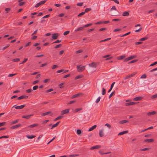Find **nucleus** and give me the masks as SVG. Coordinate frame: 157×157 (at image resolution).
Returning <instances> with one entry per match:
<instances>
[{"mask_svg":"<svg viewBox=\"0 0 157 157\" xmlns=\"http://www.w3.org/2000/svg\"><path fill=\"white\" fill-rule=\"evenodd\" d=\"M85 66H82V65H79L77 66V71L79 72H81L83 71L85 68Z\"/></svg>","mask_w":157,"mask_h":157,"instance_id":"obj_1","label":"nucleus"},{"mask_svg":"<svg viewBox=\"0 0 157 157\" xmlns=\"http://www.w3.org/2000/svg\"><path fill=\"white\" fill-rule=\"evenodd\" d=\"M89 66L93 68H96L97 66V64L94 62L89 64Z\"/></svg>","mask_w":157,"mask_h":157,"instance_id":"obj_2","label":"nucleus"},{"mask_svg":"<svg viewBox=\"0 0 157 157\" xmlns=\"http://www.w3.org/2000/svg\"><path fill=\"white\" fill-rule=\"evenodd\" d=\"M154 141V140L153 139H146L145 140H144V143H152Z\"/></svg>","mask_w":157,"mask_h":157,"instance_id":"obj_3","label":"nucleus"},{"mask_svg":"<svg viewBox=\"0 0 157 157\" xmlns=\"http://www.w3.org/2000/svg\"><path fill=\"white\" fill-rule=\"evenodd\" d=\"M46 1V0H44V1H41L39 3H38L37 4H36V5H35V7H36V8L38 7H39L40 6L43 4L44 3H45V2Z\"/></svg>","mask_w":157,"mask_h":157,"instance_id":"obj_4","label":"nucleus"},{"mask_svg":"<svg viewBox=\"0 0 157 157\" xmlns=\"http://www.w3.org/2000/svg\"><path fill=\"white\" fill-rule=\"evenodd\" d=\"M59 36L58 33H54L52 35V38L54 40L56 39Z\"/></svg>","mask_w":157,"mask_h":157,"instance_id":"obj_5","label":"nucleus"},{"mask_svg":"<svg viewBox=\"0 0 157 157\" xmlns=\"http://www.w3.org/2000/svg\"><path fill=\"white\" fill-rule=\"evenodd\" d=\"M143 98V97H137L135 98L133 100L134 101H138L141 100Z\"/></svg>","mask_w":157,"mask_h":157,"instance_id":"obj_6","label":"nucleus"},{"mask_svg":"<svg viewBox=\"0 0 157 157\" xmlns=\"http://www.w3.org/2000/svg\"><path fill=\"white\" fill-rule=\"evenodd\" d=\"M156 113V112L155 111H153L151 112H149L147 113V115L148 116L153 115Z\"/></svg>","mask_w":157,"mask_h":157,"instance_id":"obj_7","label":"nucleus"},{"mask_svg":"<svg viewBox=\"0 0 157 157\" xmlns=\"http://www.w3.org/2000/svg\"><path fill=\"white\" fill-rule=\"evenodd\" d=\"M70 109H66L63 110L61 112V114L63 115L68 113L69 112Z\"/></svg>","mask_w":157,"mask_h":157,"instance_id":"obj_8","label":"nucleus"},{"mask_svg":"<svg viewBox=\"0 0 157 157\" xmlns=\"http://www.w3.org/2000/svg\"><path fill=\"white\" fill-rule=\"evenodd\" d=\"M135 104H136V102H130L129 103H126L125 104V106H129V105H133Z\"/></svg>","mask_w":157,"mask_h":157,"instance_id":"obj_9","label":"nucleus"},{"mask_svg":"<svg viewBox=\"0 0 157 157\" xmlns=\"http://www.w3.org/2000/svg\"><path fill=\"white\" fill-rule=\"evenodd\" d=\"M100 145H96L94 146H93V147H91V148H90V149L91 150H93V149H98L99 148H100Z\"/></svg>","mask_w":157,"mask_h":157,"instance_id":"obj_10","label":"nucleus"},{"mask_svg":"<svg viewBox=\"0 0 157 157\" xmlns=\"http://www.w3.org/2000/svg\"><path fill=\"white\" fill-rule=\"evenodd\" d=\"M5 147L6 149V151H10L11 150L10 146L9 144L5 145Z\"/></svg>","mask_w":157,"mask_h":157,"instance_id":"obj_11","label":"nucleus"},{"mask_svg":"<svg viewBox=\"0 0 157 157\" xmlns=\"http://www.w3.org/2000/svg\"><path fill=\"white\" fill-rule=\"evenodd\" d=\"M99 134L100 137H102L104 135V131L103 129L99 131Z\"/></svg>","mask_w":157,"mask_h":157,"instance_id":"obj_12","label":"nucleus"},{"mask_svg":"<svg viewBox=\"0 0 157 157\" xmlns=\"http://www.w3.org/2000/svg\"><path fill=\"white\" fill-rule=\"evenodd\" d=\"M25 106V105H23L20 106H17L15 107V108L17 109H22Z\"/></svg>","mask_w":157,"mask_h":157,"instance_id":"obj_13","label":"nucleus"},{"mask_svg":"<svg viewBox=\"0 0 157 157\" xmlns=\"http://www.w3.org/2000/svg\"><path fill=\"white\" fill-rule=\"evenodd\" d=\"M21 126V124H19L15 125L14 126H13L11 128V129H14L15 128H18V127Z\"/></svg>","mask_w":157,"mask_h":157,"instance_id":"obj_14","label":"nucleus"},{"mask_svg":"<svg viewBox=\"0 0 157 157\" xmlns=\"http://www.w3.org/2000/svg\"><path fill=\"white\" fill-rule=\"evenodd\" d=\"M128 130L120 132L118 134V136L122 135L124 134L127 133H128Z\"/></svg>","mask_w":157,"mask_h":157,"instance_id":"obj_15","label":"nucleus"},{"mask_svg":"<svg viewBox=\"0 0 157 157\" xmlns=\"http://www.w3.org/2000/svg\"><path fill=\"white\" fill-rule=\"evenodd\" d=\"M28 96L22 95V96H21L19 97L18 98V99L20 100V99H23V98L27 99L28 98Z\"/></svg>","mask_w":157,"mask_h":157,"instance_id":"obj_16","label":"nucleus"},{"mask_svg":"<svg viewBox=\"0 0 157 157\" xmlns=\"http://www.w3.org/2000/svg\"><path fill=\"white\" fill-rule=\"evenodd\" d=\"M84 28V26L82 27H79L77 29L75 30V31L78 32V31H80L82 30Z\"/></svg>","mask_w":157,"mask_h":157,"instance_id":"obj_17","label":"nucleus"},{"mask_svg":"<svg viewBox=\"0 0 157 157\" xmlns=\"http://www.w3.org/2000/svg\"><path fill=\"white\" fill-rule=\"evenodd\" d=\"M109 157H115V154L113 153L109 152Z\"/></svg>","mask_w":157,"mask_h":157,"instance_id":"obj_18","label":"nucleus"},{"mask_svg":"<svg viewBox=\"0 0 157 157\" xmlns=\"http://www.w3.org/2000/svg\"><path fill=\"white\" fill-rule=\"evenodd\" d=\"M51 114V115H52L53 114L51 112H46V113H42V116H46V115H47L48 114Z\"/></svg>","mask_w":157,"mask_h":157,"instance_id":"obj_19","label":"nucleus"},{"mask_svg":"<svg viewBox=\"0 0 157 157\" xmlns=\"http://www.w3.org/2000/svg\"><path fill=\"white\" fill-rule=\"evenodd\" d=\"M129 15V13L128 12H125L123 13L122 15L123 16H128Z\"/></svg>","mask_w":157,"mask_h":157,"instance_id":"obj_20","label":"nucleus"},{"mask_svg":"<svg viewBox=\"0 0 157 157\" xmlns=\"http://www.w3.org/2000/svg\"><path fill=\"white\" fill-rule=\"evenodd\" d=\"M96 127H97V125H94L93 126H92V127H91V128H89L88 131L89 132H90V131H92Z\"/></svg>","mask_w":157,"mask_h":157,"instance_id":"obj_21","label":"nucleus"},{"mask_svg":"<svg viewBox=\"0 0 157 157\" xmlns=\"http://www.w3.org/2000/svg\"><path fill=\"white\" fill-rule=\"evenodd\" d=\"M125 57V56L124 55L119 56L117 58V59L118 60H121L124 59Z\"/></svg>","mask_w":157,"mask_h":157,"instance_id":"obj_22","label":"nucleus"},{"mask_svg":"<svg viewBox=\"0 0 157 157\" xmlns=\"http://www.w3.org/2000/svg\"><path fill=\"white\" fill-rule=\"evenodd\" d=\"M128 122V121L126 120H124L120 121L119 123L120 124H123Z\"/></svg>","mask_w":157,"mask_h":157,"instance_id":"obj_23","label":"nucleus"},{"mask_svg":"<svg viewBox=\"0 0 157 157\" xmlns=\"http://www.w3.org/2000/svg\"><path fill=\"white\" fill-rule=\"evenodd\" d=\"M26 136L28 139H33L36 136L34 135H26Z\"/></svg>","mask_w":157,"mask_h":157,"instance_id":"obj_24","label":"nucleus"},{"mask_svg":"<svg viewBox=\"0 0 157 157\" xmlns=\"http://www.w3.org/2000/svg\"><path fill=\"white\" fill-rule=\"evenodd\" d=\"M80 94H81L80 93H79V94H75V95H73L71 97V98H75L78 97L80 95Z\"/></svg>","mask_w":157,"mask_h":157,"instance_id":"obj_25","label":"nucleus"},{"mask_svg":"<svg viewBox=\"0 0 157 157\" xmlns=\"http://www.w3.org/2000/svg\"><path fill=\"white\" fill-rule=\"evenodd\" d=\"M115 83V82H114L112 83V84H111V86L110 88L109 89V93L111 91Z\"/></svg>","mask_w":157,"mask_h":157,"instance_id":"obj_26","label":"nucleus"},{"mask_svg":"<svg viewBox=\"0 0 157 157\" xmlns=\"http://www.w3.org/2000/svg\"><path fill=\"white\" fill-rule=\"evenodd\" d=\"M38 125V124H33L29 125V126L28 127H30V128H33V127H34L37 126Z\"/></svg>","mask_w":157,"mask_h":157,"instance_id":"obj_27","label":"nucleus"},{"mask_svg":"<svg viewBox=\"0 0 157 157\" xmlns=\"http://www.w3.org/2000/svg\"><path fill=\"white\" fill-rule=\"evenodd\" d=\"M83 77V75H78V76H76L75 77V79H78L79 78H82Z\"/></svg>","mask_w":157,"mask_h":157,"instance_id":"obj_28","label":"nucleus"},{"mask_svg":"<svg viewBox=\"0 0 157 157\" xmlns=\"http://www.w3.org/2000/svg\"><path fill=\"white\" fill-rule=\"evenodd\" d=\"M148 39V37H145L140 39V40L141 41H144L147 40Z\"/></svg>","mask_w":157,"mask_h":157,"instance_id":"obj_29","label":"nucleus"},{"mask_svg":"<svg viewBox=\"0 0 157 157\" xmlns=\"http://www.w3.org/2000/svg\"><path fill=\"white\" fill-rule=\"evenodd\" d=\"M137 61H138L137 59H135V60H132L130 61L128 63V64L132 63H135Z\"/></svg>","mask_w":157,"mask_h":157,"instance_id":"obj_30","label":"nucleus"},{"mask_svg":"<svg viewBox=\"0 0 157 157\" xmlns=\"http://www.w3.org/2000/svg\"><path fill=\"white\" fill-rule=\"evenodd\" d=\"M79 155L78 154H74V155H70L68 156V157H74L77 156H78Z\"/></svg>","mask_w":157,"mask_h":157,"instance_id":"obj_31","label":"nucleus"},{"mask_svg":"<svg viewBox=\"0 0 157 157\" xmlns=\"http://www.w3.org/2000/svg\"><path fill=\"white\" fill-rule=\"evenodd\" d=\"M107 22H108L107 21H104V22H103V21H99V22H98L96 23V24H101V23H104L106 24V23H107Z\"/></svg>","mask_w":157,"mask_h":157,"instance_id":"obj_32","label":"nucleus"},{"mask_svg":"<svg viewBox=\"0 0 157 157\" xmlns=\"http://www.w3.org/2000/svg\"><path fill=\"white\" fill-rule=\"evenodd\" d=\"M153 126H151L150 127H149V128H147V129H145L144 130H143L142 132H144L147 130H148V129H153Z\"/></svg>","mask_w":157,"mask_h":157,"instance_id":"obj_33","label":"nucleus"},{"mask_svg":"<svg viewBox=\"0 0 157 157\" xmlns=\"http://www.w3.org/2000/svg\"><path fill=\"white\" fill-rule=\"evenodd\" d=\"M82 110V108H78V109H76L74 110V112L75 113L77 112H78Z\"/></svg>","mask_w":157,"mask_h":157,"instance_id":"obj_34","label":"nucleus"},{"mask_svg":"<svg viewBox=\"0 0 157 157\" xmlns=\"http://www.w3.org/2000/svg\"><path fill=\"white\" fill-rule=\"evenodd\" d=\"M136 56H130V57H128V58H129V60H131L132 59H134L136 57Z\"/></svg>","mask_w":157,"mask_h":157,"instance_id":"obj_35","label":"nucleus"},{"mask_svg":"<svg viewBox=\"0 0 157 157\" xmlns=\"http://www.w3.org/2000/svg\"><path fill=\"white\" fill-rule=\"evenodd\" d=\"M33 116V114L26 115V119H29L30 117Z\"/></svg>","mask_w":157,"mask_h":157,"instance_id":"obj_36","label":"nucleus"},{"mask_svg":"<svg viewBox=\"0 0 157 157\" xmlns=\"http://www.w3.org/2000/svg\"><path fill=\"white\" fill-rule=\"evenodd\" d=\"M106 91L105 90L104 88H102V95H104Z\"/></svg>","mask_w":157,"mask_h":157,"instance_id":"obj_37","label":"nucleus"},{"mask_svg":"<svg viewBox=\"0 0 157 157\" xmlns=\"http://www.w3.org/2000/svg\"><path fill=\"white\" fill-rule=\"evenodd\" d=\"M115 94V91H113V92H112L111 93V94H110L109 96V98H111L112 96L113 95H114Z\"/></svg>","mask_w":157,"mask_h":157,"instance_id":"obj_38","label":"nucleus"},{"mask_svg":"<svg viewBox=\"0 0 157 157\" xmlns=\"http://www.w3.org/2000/svg\"><path fill=\"white\" fill-rule=\"evenodd\" d=\"M151 98L152 99L157 98V94L152 95L151 97Z\"/></svg>","mask_w":157,"mask_h":157,"instance_id":"obj_39","label":"nucleus"},{"mask_svg":"<svg viewBox=\"0 0 157 157\" xmlns=\"http://www.w3.org/2000/svg\"><path fill=\"white\" fill-rule=\"evenodd\" d=\"M92 25V23H90L89 24H86L84 25V27H87L90 25Z\"/></svg>","mask_w":157,"mask_h":157,"instance_id":"obj_40","label":"nucleus"},{"mask_svg":"<svg viewBox=\"0 0 157 157\" xmlns=\"http://www.w3.org/2000/svg\"><path fill=\"white\" fill-rule=\"evenodd\" d=\"M85 13V12H82L81 13H80V14H79L78 16V17H80L81 16H82L84 15Z\"/></svg>","mask_w":157,"mask_h":157,"instance_id":"obj_41","label":"nucleus"},{"mask_svg":"<svg viewBox=\"0 0 157 157\" xmlns=\"http://www.w3.org/2000/svg\"><path fill=\"white\" fill-rule=\"evenodd\" d=\"M20 59L19 58H16L14 59L13 60V61L14 62H17L20 60Z\"/></svg>","mask_w":157,"mask_h":157,"instance_id":"obj_42","label":"nucleus"},{"mask_svg":"<svg viewBox=\"0 0 157 157\" xmlns=\"http://www.w3.org/2000/svg\"><path fill=\"white\" fill-rule=\"evenodd\" d=\"M18 120H15V121H13L12 123H11V124H16L18 122Z\"/></svg>","mask_w":157,"mask_h":157,"instance_id":"obj_43","label":"nucleus"},{"mask_svg":"<svg viewBox=\"0 0 157 157\" xmlns=\"http://www.w3.org/2000/svg\"><path fill=\"white\" fill-rule=\"evenodd\" d=\"M63 117V116H59V117H57V118H56L55 119V121H57L58 120H59V119H61Z\"/></svg>","mask_w":157,"mask_h":157,"instance_id":"obj_44","label":"nucleus"},{"mask_svg":"<svg viewBox=\"0 0 157 157\" xmlns=\"http://www.w3.org/2000/svg\"><path fill=\"white\" fill-rule=\"evenodd\" d=\"M91 10V9L90 8H86L85 9V13H86L88 11H89Z\"/></svg>","mask_w":157,"mask_h":157,"instance_id":"obj_45","label":"nucleus"},{"mask_svg":"<svg viewBox=\"0 0 157 157\" xmlns=\"http://www.w3.org/2000/svg\"><path fill=\"white\" fill-rule=\"evenodd\" d=\"M77 133L78 135H79L81 133V131L80 129H78L77 131Z\"/></svg>","mask_w":157,"mask_h":157,"instance_id":"obj_46","label":"nucleus"},{"mask_svg":"<svg viewBox=\"0 0 157 157\" xmlns=\"http://www.w3.org/2000/svg\"><path fill=\"white\" fill-rule=\"evenodd\" d=\"M146 77H147V76L145 74H143L140 77V78H146Z\"/></svg>","mask_w":157,"mask_h":157,"instance_id":"obj_47","label":"nucleus"},{"mask_svg":"<svg viewBox=\"0 0 157 157\" xmlns=\"http://www.w3.org/2000/svg\"><path fill=\"white\" fill-rule=\"evenodd\" d=\"M33 91V90L31 89H29L26 90V92L27 93H30Z\"/></svg>","mask_w":157,"mask_h":157,"instance_id":"obj_48","label":"nucleus"},{"mask_svg":"<svg viewBox=\"0 0 157 157\" xmlns=\"http://www.w3.org/2000/svg\"><path fill=\"white\" fill-rule=\"evenodd\" d=\"M82 52H83V51L82 50H78L76 52V53L77 54L80 53H81Z\"/></svg>","mask_w":157,"mask_h":157,"instance_id":"obj_49","label":"nucleus"},{"mask_svg":"<svg viewBox=\"0 0 157 157\" xmlns=\"http://www.w3.org/2000/svg\"><path fill=\"white\" fill-rule=\"evenodd\" d=\"M70 33L69 31H66L64 32L63 33V35L65 36L68 34Z\"/></svg>","mask_w":157,"mask_h":157,"instance_id":"obj_50","label":"nucleus"},{"mask_svg":"<svg viewBox=\"0 0 157 157\" xmlns=\"http://www.w3.org/2000/svg\"><path fill=\"white\" fill-rule=\"evenodd\" d=\"M38 87V86H34L33 87V90H36L37 89Z\"/></svg>","mask_w":157,"mask_h":157,"instance_id":"obj_51","label":"nucleus"},{"mask_svg":"<svg viewBox=\"0 0 157 157\" xmlns=\"http://www.w3.org/2000/svg\"><path fill=\"white\" fill-rule=\"evenodd\" d=\"M59 122H57L56 124H54L53 125V127H55L57 126L59 124Z\"/></svg>","mask_w":157,"mask_h":157,"instance_id":"obj_52","label":"nucleus"},{"mask_svg":"<svg viewBox=\"0 0 157 157\" xmlns=\"http://www.w3.org/2000/svg\"><path fill=\"white\" fill-rule=\"evenodd\" d=\"M100 98H101L100 97H98L97 98V100H96L95 102L97 103H98L99 101Z\"/></svg>","mask_w":157,"mask_h":157,"instance_id":"obj_53","label":"nucleus"},{"mask_svg":"<svg viewBox=\"0 0 157 157\" xmlns=\"http://www.w3.org/2000/svg\"><path fill=\"white\" fill-rule=\"evenodd\" d=\"M27 60H28V59L27 58H25V59H24V61L21 63L20 64H23V63H24L26 62L27 61Z\"/></svg>","mask_w":157,"mask_h":157,"instance_id":"obj_54","label":"nucleus"},{"mask_svg":"<svg viewBox=\"0 0 157 157\" xmlns=\"http://www.w3.org/2000/svg\"><path fill=\"white\" fill-rule=\"evenodd\" d=\"M5 10L6 12V13H7L10 10V8H6L5 9Z\"/></svg>","mask_w":157,"mask_h":157,"instance_id":"obj_55","label":"nucleus"},{"mask_svg":"<svg viewBox=\"0 0 157 157\" xmlns=\"http://www.w3.org/2000/svg\"><path fill=\"white\" fill-rule=\"evenodd\" d=\"M6 124L5 122H3L0 123V127L4 126Z\"/></svg>","mask_w":157,"mask_h":157,"instance_id":"obj_56","label":"nucleus"},{"mask_svg":"<svg viewBox=\"0 0 157 157\" xmlns=\"http://www.w3.org/2000/svg\"><path fill=\"white\" fill-rule=\"evenodd\" d=\"M149 149V148H143V149H141V151H147Z\"/></svg>","mask_w":157,"mask_h":157,"instance_id":"obj_57","label":"nucleus"},{"mask_svg":"<svg viewBox=\"0 0 157 157\" xmlns=\"http://www.w3.org/2000/svg\"><path fill=\"white\" fill-rule=\"evenodd\" d=\"M142 29V28L140 27L139 28V29L136 30L135 32L136 33L138 32H140V31H141Z\"/></svg>","mask_w":157,"mask_h":157,"instance_id":"obj_58","label":"nucleus"},{"mask_svg":"<svg viewBox=\"0 0 157 157\" xmlns=\"http://www.w3.org/2000/svg\"><path fill=\"white\" fill-rule=\"evenodd\" d=\"M17 75V74H11L9 75V77H12Z\"/></svg>","mask_w":157,"mask_h":157,"instance_id":"obj_59","label":"nucleus"},{"mask_svg":"<svg viewBox=\"0 0 157 157\" xmlns=\"http://www.w3.org/2000/svg\"><path fill=\"white\" fill-rule=\"evenodd\" d=\"M157 64V61L153 63H152L150 65V66H152L154 65H155Z\"/></svg>","mask_w":157,"mask_h":157,"instance_id":"obj_60","label":"nucleus"},{"mask_svg":"<svg viewBox=\"0 0 157 157\" xmlns=\"http://www.w3.org/2000/svg\"><path fill=\"white\" fill-rule=\"evenodd\" d=\"M121 29H115L114 30L113 32H117L118 31H121Z\"/></svg>","mask_w":157,"mask_h":157,"instance_id":"obj_61","label":"nucleus"},{"mask_svg":"<svg viewBox=\"0 0 157 157\" xmlns=\"http://www.w3.org/2000/svg\"><path fill=\"white\" fill-rule=\"evenodd\" d=\"M83 3L82 2H81L78 3L77 4V5L79 6H82L83 5Z\"/></svg>","mask_w":157,"mask_h":157,"instance_id":"obj_62","label":"nucleus"},{"mask_svg":"<svg viewBox=\"0 0 157 157\" xmlns=\"http://www.w3.org/2000/svg\"><path fill=\"white\" fill-rule=\"evenodd\" d=\"M39 82V80H36V81H35L33 82L32 84H33L34 85V84H35L37 83L38 82Z\"/></svg>","mask_w":157,"mask_h":157,"instance_id":"obj_63","label":"nucleus"},{"mask_svg":"<svg viewBox=\"0 0 157 157\" xmlns=\"http://www.w3.org/2000/svg\"><path fill=\"white\" fill-rule=\"evenodd\" d=\"M62 45V44H60L58 45H57L55 47V48H58L59 47H60Z\"/></svg>","mask_w":157,"mask_h":157,"instance_id":"obj_64","label":"nucleus"}]
</instances>
